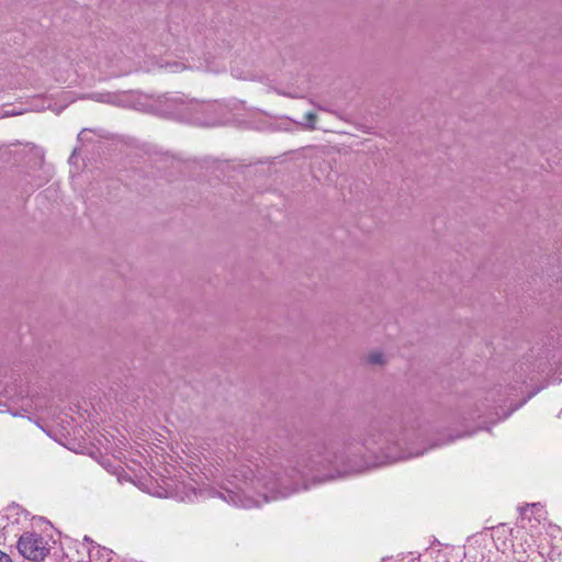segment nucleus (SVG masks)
Returning a JSON list of instances; mask_svg holds the SVG:
<instances>
[{
  "mask_svg": "<svg viewBox=\"0 0 562 562\" xmlns=\"http://www.w3.org/2000/svg\"><path fill=\"white\" fill-rule=\"evenodd\" d=\"M316 114L313 113V112H308L305 114V119H306V123H305V126L310 130H314L315 128V122H316Z\"/></svg>",
  "mask_w": 562,
  "mask_h": 562,
  "instance_id": "obj_9",
  "label": "nucleus"
},
{
  "mask_svg": "<svg viewBox=\"0 0 562 562\" xmlns=\"http://www.w3.org/2000/svg\"><path fill=\"white\" fill-rule=\"evenodd\" d=\"M90 99L112 105H124L125 95L115 92H95L90 95Z\"/></svg>",
  "mask_w": 562,
  "mask_h": 562,
  "instance_id": "obj_6",
  "label": "nucleus"
},
{
  "mask_svg": "<svg viewBox=\"0 0 562 562\" xmlns=\"http://www.w3.org/2000/svg\"><path fill=\"white\" fill-rule=\"evenodd\" d=\"M368 361L372 364H382L384 362V356L379 351H374L368 356Z\"/></svg>",
  "mask_w": 562,
  "mask_h": 562,
  "instance_id": "obj_7",
  "label": "nucleus"
},
{
  "mask_svg": "<svg viewBox=\"0 0 562 562\" xmlns=\"http://www.w3.org/2000/svg\"><path fill=\"white\" fill-rule=\"evenodd\" d=\"M18 550L33 561L43 560L48 553L47 541L36 532H24L18 541Z\"/></svg>",
  "mask_w": 562,
  "mask_h": 562,
  "instance_id": "obj_4",
  "label": "nucleus"
},
{
  "mask_svg": "<svg viewBox=\"0 0 562 562\" xmlns=\"http://www.w3.org/2000/svg\"><path fill=\"white\" fill-rule=\"evenodd\" d=\"M170 103V113L180 120L191 122L199 126H215L222 123L218 113L222 106L216 102H200L187 100L181 95L167 98Z\"/></svg>",
  "mask_w": 562,
  "mask_h": 562,
  "instance_id": "obj_3",
  "label": "nucleus"
},
{
  "mask_svg": "<svg viewBox=\"0 0 562 562\" xmlns=\"http://www.w3.org/2000/svg\"><path fill=\"white\" fill-rule=\"evenodd\" d=\"M232 473H226L224 480L218 483V488L203 487L206 481L216 480L218 476V469L215 472L209 470V473L196 472L191 473L184 469L180 470L186 474L184 481L194 484L191 479L199 481L196 486V495H205L209 497L218 496L224 502L238 506L241 508L258 507L269 501L279 497H286L299 490L297 486L288 484L285 477H277V473L267 468L255 464V468L249 464H240L238 468L228 469ZM175 474L179 471L173 469Z\"/></svg>",
  "mask_w": 562,
  "mask_h": 562,
  "instance_id": "obj_1",
  "label": "nucleus"
},
{
  "mask_svg": "<svg viewBox=\"0 0 562 562\" xmlns=\"http://www.w3.org/2000/svg\"><path fill=\"white\" fill-rule=\"evenodd\" d=\"M165 68L169 72H180V71L184 70L187 67L182 63L175 61V63L166 64Z\"/></svg>",
  "mask_w": 562,
  "mask_h": 562,
  "instance_id": "obj_8",
  "label": "nucleus"
},
{
  "mask_svg": "<svg viewBox=\"0 0 562 562\" xmlns=\"http://www.w3.org/2000/svg\"><path fill=\"white\" fill-rule=\"evenodd\" d=\"M389 441L390 434L382 430L380 425H372L367 431L363 445L369 449H373L375 447H381L384 442Z\"/></svg>",
  "mask_w": 562,
  "mask_h": 562,
  "instance_id": "obj_5",
  "label": "nucleus"
},
{
  "mask_svg": "<svg viewBox=\"0 0 562 562\" xmlns=\"http://www.w3.org/2000/svg\"><path fill=\"white\" fill-rule=\"evenodd\" d=\"M0 562H12L10 557L4 552L0 551Z\"/></svg>",
  "mask_w": 562,
  "mask_h": 562,
  "instance_id": "obj_10",
  "label": "nucleus"
},
{
  "mask_svg": "<svg viewBox=\"0 0 562 562\" xmlns=\"http://www.w3.org/2000/svg\"><path fill=\"white\" fill-rule=\"evenodd\" d=\"M165 472L166 474L157 472V476L150 473H147L144 477L142 476L140 488L153 496L175 497L181 502H192L196 497L198 480L191 479L194 484L187 483L183 472L173 475L170 474L168 469H165Z\"/></svg>",
  "mask_w": 562,
  "mask_h": 562,
  "instance_id": "obj_2",
  "label": "nucleus"
}]
</instances>
